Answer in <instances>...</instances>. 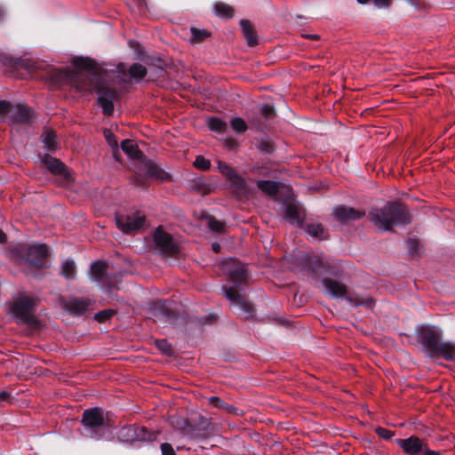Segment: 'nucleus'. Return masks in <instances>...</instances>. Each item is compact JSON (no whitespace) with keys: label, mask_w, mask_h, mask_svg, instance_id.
<instances>
[{"label":"nucleus","mask_w":455,"mask_h":455,"mask_svg":"<svg viewBox=\"0 0 455 455\" xmlns=\"http://www.w3.org/2000/svg\"><path fill=\"white\" fill-rule=\"evenodd\" d=\"M194 165L199 170L206 171L210 168L211 163L209 160H207L204 156H196V158L194 162Z\"/></svg>","instance_id":"nucleus-36"},{"label":"nucleus","mask_w":455,"mask_h":455,"mask_svg":"<svg viewBox=\"0 0 455 455\" xmlns=\"http://www.w3.org/2000/svg\"><path fill=\"white\" fill-rule=\"evenodd\" d=\"M326 291L333 297L339 298L347 294V287L331 279H324L323 281Z\"/></svg>","instance_id":"nucleus-17"},{"label":"nucleus","mask_w":455,"mask_h":455,"mask_svg":"<svg viewBox=\"0 0 455 455\" xmlns=\"http://www.w3.org/2000/svg\"><path fill=\"white\" fill-rule=\"evenodd\" d=\"M214 12L217 16L221 18H231L234 16V8L223 2H217L213 6Z\"/></svg>","instance_id":"nucleus-23"},{"label":"nucleus","mask_w":455,"mask_h":455,"mask_svg":"<svg viewBox=\"0 0 455 455\" xmlns=\"http://www.w3.org/2000/svg\"><path fill=\"white\" fill-rule=\"evenodd\" d=\"M212 249H213L214 251L219 252L220 250V245L219 243H213L212 244Z\"/></svg>","instance_id":"nucleus-49"},{"label":"nucleus","mask_w":455,"mask_h":455,"mask_svg":"<svg viewBox=\"0 0 455 455\" xmlns=\"http://www.w3.org/2000/svg\"><path fill=\"white\" fill-rule=\"evenodd\" d=\"M5 237H6L5 234L2 230H0V243L4 242L5 241Z\"/></svg>","instance_id":"nucleus-50"},{"label":"nucleus","mask_w":455,"mask_h":455,"mask_svg":"<svg viewBox=\"0 0 455 455\" xmlns=\"http://www.w3.org/2000/svg\"><path fill=\"white\" fill-rule=\"evenodd\" d=\"M42 141L44 146L48 150H54L57 148L56 134L52 130H45L42 134Z\"/></svg>","instance_id":"nucleus-25"},{"label":"nucleus","mask_w":455,"mask_h":455,"mask_svg":"<svg viewBox=\"0 0 455 455\" xmlns=\"http://www.w3.org/2000/svg\"><path fill=\"white\" fill-rule=\"evenodd\" d=\"M359 304H365L367 307H370L372 305V301L371 299H367L365 301H360V302L356 301V305H359Z\"/></svg>","instance_id":"nucleus-48"},{"label":"nucleus","mask_w":455,"mask_h":455,"mask_svg":"<svg viewBox=\"0 0 455 455\" xmlns=\"http://www.w3.org/2000/svg\"><path fill=\"white\" fill-rule=\"evenodd\" d=\"M209 403L212 404L216 408H226L228 411H229V406H228L224 402H222L219 397L217 396H212L209 399Z\"/></svg>","instance_id":"nucleus-41"},{"label":"nucleus","mask_w":455,"mask_h":455,"mask_svg":"<svg viewBox=\"0 0 455 455\" xmlns=\"http://www.w3.org/2000/svg\"><path fill=\"white\" fill-rule=\"evenodd\" d=\"M376 432L378 433V435L379 436H381L385 439H388L393 435L392 432H390L389 430H387L385 428H382V427L377 428Z\"/></svg>","instance_id":"nucleus-45"},{"label":"nucleus","mask_w":455,"mask_h":455,"mask_svg":"<svg viewBox=\"0 0 455 455\" xmlns=\"http://www.w3.org/2000/svg\"><path fill=\"white\" fill-rule=\"evenodd\" d=\"M190 42L194 44L201 43L210 36L209 32L205 29H199L194 27L190 28Z\"/></svg>","instance_id":"nucleus-28"},{"label":"nucleus","mask_w":455,"mask_h":455,"mask_svg":"<svg viewBox=\"0 0 455 455\" xmlns=\"http://www.w3.org/2000/svg\"><path fill=\"white\" fill-rule=\"evenodd\" d=\"M240 25L242 28L243 37L245 38L247 44L249 46L256 45L258 44V36L255 30L251 27L250 21L246 20H242L240 21Z\"/></svg>","instance_id":"nucleus-20"},{"label":"nucleus","mask_w":455,"mask_h":455,"mask_svg":"<svg viewBox=\"0 0 455 455\" xmlns=\"http://www.w3.org/2000/svg\"><path fill=\"white\" fill-rule=\"evenodd\" d=\"M222 270L235 282H241L245 278L244 267L235 259H228L222 263Z\"/></svg>","instance_id":"nucleus-10"},{"label":"nucleus","mask_w":455,"mask_h":455,"mask_svg":"<svg viewBox=\"0 0 455 455\" xmlns=\"http://www.w3.org/2000/svg\"><path fill=\"white\" fill-rule=\"evenodd\" d=\"M11 117L18 123L28 122L31 117V110L24 105H14L11 108Z\"/></svg>","instance_id":"nucleus-18"},{"label":"nucleus","mask_w":455,"mask_h":455,"mask_svg":"<svg viewBox=\"0 0 455 455\" xmlns=\"http://www.w3.org/2000/svg\"><path fill=\"white\" fill-rule=\"evenodd\" d=\"M231 187L238 196H248L251 195V188L246 180L235 173L230 180Z\"/></svg>","instance_id":"nucleus-13"},{"label":"nucleus","mask_w":455,"mask_h":455,"mask_svg":"<svg viewBox=\"0 0 455 455\" xmlns=\"http://www.w3.org/2000/svg\"><path fill=\"white\" fill-rule=\"evenodd\" d=\"M285 218L293 224L300 225L305 218L303 209L295 203H289L285 205Z\"/></svg>","instance_id":"nucleus-12"},{"label":"nucleus","mask_w":455,"mask_h":455,"mask_svg":"<svg viewBox=\"0 0 455 455\" xmlns=\"http://www.w3.org/2000/svg\"><path fill=\"white\" fill-rule=\"evenodd\" d=\"M61 275L68 279H72L76 276V265L73 260L68 259L62 263Z\"/></svg>","instance_id":"nucleus-27"},{"label":"nucleus","mask_w":455,"mask_h":455,"mask_svg":"<svg viewBox=\"0 0 455 455\" xmlns=\"http://www.w3.org/2000/svg\"><path fill=\"white\" fill-rule=\"evenodd\" d=\"M154 240L156 246L166 254H177L179 252V247L174 243L172 237L165 233L161 228H158L154 235Z\"/></svg>","instance_id":"nucleus-5"},{"label":"nucleus","mask_w":455,"mask_h":455,"mask_svg":"<svg viewBox=\"0 0 455 455\" xmlns=\"http://www.w3.org/2000/svg\"><path fill=\"white\" fill-rule=\"evenodd\" d=\"M392 0H373L374 4L379 8L388 7Z\"/></svg>","instance_id":"nucleus-46"},{"label":"nucleus","mask_w":455,"mask_h":455,"mask_svg":"<svg viewBox=\"0 0 455 455\" xmlns=\"http://www.w3.org/2000/svg\"><path fill=\"white\" fill-rule=\"evenodd\" d=\"M91 76L92 72L90 71L75 73L71 77V84L80 91L91 90V87L88 85V81L92 80ZM91 84H92V81H91Z\"/></svg>","instance_id":"nucleus-15"},{"label":"nucleus","mask_w":455,"mask_h":455,"mask_svg":"<svg viewBox=\"0 0 455 455\" xmlns=\"http://www.w3.org/2000/svg\"><path fill=\"white\" fill-rule=\"evenodd\" d=\"M114 315V311L111 309L102 310L94 315V319L98 322H105Z\"/></svg>","instance_id":"nucleus-38"},{"label":"nucleus","mask_w":455,"mask_h":455,"mask_svg":"<svg viewBox=\"0 0 455 455\" xmlns=\"http://www.w3.org/2000/svg\"><path fill=\"white\" fill-rule=\"evenodd\" d=\"M107 416L99 408L85 410L83 413L82 423L89 428H97L107 425Z\"/></svg>","instance_id":"nucleus-7"},{"label":"nucleus","mask_w":455,"mask_h":455,"mask_svg":"<svg viewBox=\"0 0 455 455\" xmlns=\"http://www.w3.org/2000/svg\"><path fill=\"white\" fill-rule=\"evenodd\" d=\"M161 451L163 455H176L172 445L167 443H162Z\"/></svg>","instance_id":"nucleus-42"},{"label":"nucleus","mask_w":455,"mask_h":455,"mask_svg":"<svg viewBox=\"0 0 455 455\" xmlns=\"http://www.w3.org/2000/svg\"><path fill=\"white\" fill-rule=\"evenodd\" d=\"M332 214L339 223L349 224L363 218L365 215V212L353 207L339 205L333 210Z\"/></svg>","instance_id":"nucleus-4"},{"label":"nucleus","mask_w":455,"mask_h":455,"mask_svg":"<svg viewBox=\"0 0 455 455\" xmlns=\"http://www.w3.org/2000/svg\"><path fill=\"white\" fill-rule=\"evenodd\" d=\"M307 36L310 37V38H313V39H317L318 38L317 35H310V36Z\"/></svg>","instance_id":"nucleus-52"},{"label":"nucleus","mask_w":455,"mask_h":455,"mask_svg":"<svg viewBox=\"0 0 455 455\" xmlns=\"http://www.w3.org/2000/svg\"><path fill=\"white\" fill-rule=\"evenodd\" d=\"M104 136L108 142L109 146H111L113 148H117V140L115 139L114 134L109 130L104 131Z\"/></svg>","instance_id":"nucleus-40"},{"label":"nucleus","mask_w":455,"mask_h":455,"mask_svg":"<svg viewBox=\"0 0 455 455\" xmlns=\"http://www.w3.org/2000/svg\"><path fill=\"white\" fill-rule=\"evenodd\" d=\"M11 397V393L8 392V391H0V406H2V404L4 403V402H8L9 399Z\"/></svg>","instance_id":"nucleus-47"},{"label":"nucleus","mask_w":455,"mask_h":455,"mask_svg":"<svg viewBox=\"0 0 455 455\" xmlns=\"http://www.w3.org/2000/svg\"><path fill=\"white\" fill-rule=\"evenodd\" d=\"M83 68H88V66H87V65H83Z\"/></svg>","instance_id":"nucleus-56"},{"label":"nucleus","mask_w":455,"mask_h":455,"mask_svg":"<svg viewBox=\"0 0 455 455\" xmlns=\"http://www.w3.org/2000/svg\"><path fill=\"white\" fill-rule=\"evenodd\" d=\"M424 455H439V453L434 451H426Z\"/></svg>","instance_id":"nucleus-51"},{"label":"nucleus","mask_w":455,"mask_h":455,"mask_svg":"<svg viewBox=\"0 0 455 455\" xmlns=\"http://www.w3.org/2000/svg\"><path fill=\"white\" fill-rule=\"evenodd\" d=\"M126 431H127V432H132V428H128V429H126Z\"/></svg>","instance_id":"nucleus-55"},{"label":"nucleus","mask_w":455,"mask_h":455,"mask_svg":"<svg viewBox=\"0 0 455 455\" xmlns=\"http://www.w3.org/2000/svg\"><path fill=\"white\" fill-rule=\"evenodd\" d=\"M231 127L237 133H243L247 130L245 122L240 117H235L231 120Z\"/></svg>","instance_id":"nucleus-34"},{"label":"nucleus","mask_w":455,"mask_h":455,"mask_svg":"<svg viewBox=\"0 0 455 455\" xmlns=\"http://www.w3.org/2000/svg\"><path fill=\"white\" fill-rule=\"evenodd\" d=\"M207 225L211 230L214 232H222L224 228L223 223L220 220H217L213 217H209L207 219Z\"/></svg>","instance_id":"nucleus-35"},{"label":"nucleus","mask_w":455,"mask_h":455,"mask_svg":"<svg viewBox=\"0 0 455 455\" xmlns=\"http://www.w3.org/2000/svg\"><path fill=\"white\" fill-rule=\"evenodd\" d=\"M88 85L91 87V90H92V89H95V88H96V86H92V84H88Z\"/></svg>","instance_id":"nucleus-54"},{"label":"nucleus","mask_w":455,"mask_h":455,"mask_svg":"<svg viewBox=\"0 0 455 455\" xmlns=\"http://www.w3.org/2000/svg\"><path fill=\"white\" fill-rule=\"evenodd\" d=\"M156 347L164 354L165 355H171L172 354V347L171 345L165 340H156Z\"/></svg>","instance_id":"nucleus-37"},{"label":"nucleus","mask_w":455,"mask_h":455,"mask_svg":"<svg viewBox=\"0 0 455 455\" xmlns=\"http://www.w3.org/2000/svg\"><path fill=\"white\" fill-rule=\"evenodd\" d=\"M325 264L323 260L319 257H315L311 262V267L313 271H315L317 273H322L321 268L325 267Z\"/></svg>","instance_id":"nucleus-39"},{"label":"nucleus","mask_w":455,"mask_h":455,"mask_svg":"<svg viewBox=\"0 0 455 455\" xmlns=\"http://www.w3.org/2000/svg\"><path fill=\"white\" fill-rule=\"evenodd\" d=\"M121 148L132 159H140L142 156L137 144L132 140H124L121 143Z\"/></svg>","instance_id":"nucleus-22"},{"label":"nucleus","mask_w":455,"mask_h":455,"mask_svg":"<svg viewBox=\"0 0 455 455\" xmlns=\"http://www.w3.org/2000/svg\"><path fill=\"white\" fill-rule=\"evenodd\" d=\"M397 444L410 455H416L423 449V442L416 436L399 439L397 440Z\"/></svg>","instance_id":"nucleus-11"},{"label":"nucleus","mask_w":455,"mask_h":455,"mask_svg":"<svg viewBox=\"0 0 455 455\" xmlns=\"http://www.w3.org/2000/svg\"><path fill=\"white\" fill-rule=\"evenodd\" d=\"M99 93L98 101L102 108L103 113L107 116L112 115L114 111V100L117 97V92L107 86H97Z\"/></svg>","instance_id":"nucleus-6"},{"label":"nucleus","mask_w":455,"mask_h":455,"mask_svg":"<svg viewBox=\"0 0 455 455\" xmlns=\"http://www.w3.org/2000/svg\"><path fill=\"white\" fill-rule=\"evenodd\" d=\"M14 107V105H11L9 102L5 100L0 101V114L8 113L11 115V108Z\"/></svg>","instance_id":"nucleus-44"},{"label":"nucleus","mask_w":455,"mask_h":455,"mask_svg":"<svg viewBox=\"0 0 455 455\" xmlns=\"http://www.w3.org/2000/svg\"><path fill=\"white\" fill-rule=\"evenodd\" d=\"M225 295L227 299L231 301L234 305L238 306L241 309L244 311H250L251 306L245 299V298L240 294L237 290L234 288L225 289Z\"/></svg>","instance_id":"nucleus-14"},{"label":"nucleus","mask_w":455,"mask_h":455,"mask_svg":"<svg viewBox=\"0 0 455 455\" xmlns=\"http://www.w3.org/2000/svg\"><path fill=\"white\" fill-rule=\"evenodd\" d=\"M370 220L379 229L387 231L390 230L394 225L409 221V216L403 205L387 204L381 209L371 212Z\"/></svg>","instance_id":"nucleus-1"},{"label":"nucleus","mask_w":455,"mask_h":455,"mask_svg":"<svg viewBox=\"0 0 455 455\" xmlns=\"http://www.w3.org/2000/svg\"><path fill=\"white\" fill-rule=\"evenodd\" d=\"M307 233L315 238L323 239L325 237V230L321 224H311L307 227Z\"/></svg>","instance_id":"nucleus-31"},{"label":"nucleus","mask_w":455,"mask_h":455,"mask_svg":"<svg viewBox=\"0 0 455 455\" xmlns=\"http://www.w3.org/2000/svg\"><path fill=\"white\" fill-rule=\"evenodd\" d=\"M146 74V68L139 63L133 64L129 69V75L135 79H142Z\"/></svg>","instance_id":"nucleus-30"},{"label":"nucleus","mask_w":455,"mask_h":455,"mask_svg":"<svg viewBox=\"0 0 455 455\" xmlns=\"http://www.w3.org/2000/svg\"><path fill=\"white\" fill-rule=\"evenodd\" d=\"M90 306V299H74L68 301L65 305V307L73 314L81 315L88 310Z\"/></svg>","instance_id":"nucleus-16"},{"label":"nucleus","mask_w":455,"mask_h":455,"mask_svg":"<svg viewBox=\"0 0 455 455\" xmlns=\"http://www.w3.org/2000/svg\"><path fill=\"white\" fill-rule=\"evenodd\" d=\"M419 337L422 343L431 349L439 347L441 332L439 330L429 327L422 326L419 330Z\"/></svg>","instance_id":"nucleus-8"},{"label":"nucleus","mask_w":455,"mask_h":455,"mask_svg":"<svg viewBox=\"0 0 455 455\" xmlns=\"http://www.w3.org/2000/svg\"><path fill=\"white\" fill-rule=\"evenodd\" d=\"M360 4H366L368 3L370 0H357Z\"/></svg>","instance_id":"nucleus-53"},{"label":"nucleus","mask_w":455,"mask_h":455,"mask_svg":"<svg viewBox=\"0 0 455 455\" xmlns=\"http://www.w3.org/2000/svg\"><path fill=\"white\" fill-rule=\"evenodd\" d=\"M207 125L210 130L223 132L227 128V124L218 117H211L207 120Z\"/></svg>","instance_id":"nucleus-29"},{"label":"nucleus","mask_w":455,"mask_h":455,"mask_svg":"<svg viewBox=\"0 0 455 455\" xmlns=\"http://www.w3.org/2000/svg\"><path fill=\"white\" fill-rule=\"evenodd\" d=\"M434 350L440 352L445 358L451 359L455 356V347L448 343H439V347Z\"/></svg>","instance_id":"nucleus-32"},{"label":"nucleus","mask_w":455,"mask_h":455,"mask_svg":"<svg viewBox=\"0 0 455 455\" xmlns=\"http://www.w3.org/2000/svg\"><path fill=\"white\" fill-rule=\"evenodd\" d=\"M43 163L52 173L63 175L65 177L68 176L66 167L60 160L49 156H45L43 158Z\"/></svg>","instance_id":"nucleus-19"},{"label":"nucleus","mask_w":455,"mask_h":455,"mask_svg":"<svg viewBox=\"0 0 455 455\" xmlns=\"http://www.w3.org/2000/svg\"><path fill=\"white\" fill-rule=\"evenodd\" d=\"M145 217L139 212L118 215L116 217V222L120 230L124 233H132L142 228Z\"/></svg>","instance_id":"nucleus-3"},{"label":"nucleus","mask_w":455,"mask_h":455,"mask_svg":"<svg viewBox=\"0 0 455 455\" xmlns=\"http://www.w3.org/2000/svg\"><path fill=\"white\" fill-rule=\"evenodd\" d=\"M145 168L146 173L148 177L155 178L162 181L168 180L170 179V175L166 172L151 162L145 164Z\"/></svg>","instance_id":"nucleus-21"},{"label":"nucleus","mask_w":455,"mask_h":455,"mask_svg":"<svg viewBox=\"0 0 455 455\" xmlns=\"http://www.w3.org/2000/svg\"><path fill=\"white\" fill-rule=\"evenodd\" d=\"M26 259L36 267H42L46 257L47 250L44 244H37L24 248Z\"/></svg>","instance_id":"nucleus-9"},{"label":"nucleus","mask_w":455,"mask_h":455,"mask_svg":"<svg viewBox=\"0 0 455 455\" xmlns=\"http://www.w3.org/2000/svg\"><path fill=\"white\" fill-rule=\"evenodd\" d=\"M37 299L27 294H21L15 297L11 303L10 311L16 321L24 323H33L36 322L35 308Z\"/></svg>","instance_id":"nucleus-2"},{"label":"nucleus","mask_w":455,"mask_h":455,"mask_svg":"<svg viewBox=\"0 0 455 455\" xmlns=\"http://www.w3.org/2000/svg\"><path fill=\"white\" fill-rule=\"evenodd\" d=\"M217 168L219 172L228 180H230L236 173V172L232 167L222 161H218Z\"/></svg>","instance_id":"nucleus-33"},{"label":"nucleus","mask_w":455,"mask_h":455,"mask_svg":"<svg viewBox=\"0 0 455 455\" xmlns=\"http://www.w3.org/2000/svg\"><path fill=\"white\" fill-rule=\"evenodd\" d=\"M258 188L268 196L275 195L278 190L277 184L270 180L258 181Z\"/></svg>","instance_id":"nucleus-26"},{"label":"nucleus","mask_w":455,"mask_h":455,"mask_svg":"<svg viewBox=\"0 0 455 455\" xmlns=\"http://www.w3.org/2000/svg\"><path fill=\"white\" fill-rule=\"evenodd\" d=\"M106 271L107 265L105 263L95 262L91 267V277L97 282L102 281Z\"/></svg>","instance_id":"nucleus-24"},{"label":"nucleus","mask_w":455,"mask_h":455,"mask_svg":"<svg viewBox=\"0 0 455 455\" xmlns=\"http://www.w3.org/2000/svg\"><path fill=\"white\" fill-rule=\"evenodd\" d=\"M261 112L267 118H272L275 115L274 108L268 105H264L261 108Z\"/></svg>","instance_id":"nucleus-43"}]
</instances>
